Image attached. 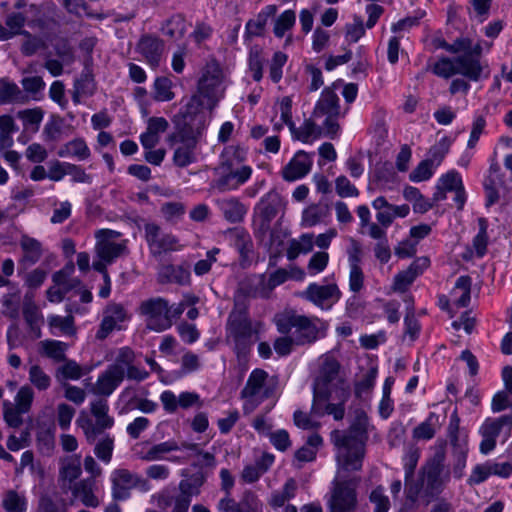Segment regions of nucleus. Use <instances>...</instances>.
Returning <instances> with one entry per match:
<instances>
[{"instance_id":"nucleus-51","label":"nucleus","mask_w":512,"mask_h":512,"mask_svg":"<svg viewBox=\"0 0 512 512\" xmlns=\"http://www.w3.org/2000/svg\"><path fill=\"white\" fill-rule=\"evenodd\" d=\"M161 281L186 285L190 283V271L183 266L168 265L160 273Z\"/></svg>"},{"instance_id":"nucleus-10","label":"nucleus","mask_w":512,"mask_h":512,"mask_svg":"<svg viewBox=\"0 0 512 512\" xmlns=\"http://www.w3.org/2000/svg\"><path fill=\"white\" fill-rule=\"evenodd\" d=\"M111 496L115 501H126L132 490L147 493L152 490L150 482L140 474L126 468H116L109 476Z\"/></svg>"},{"instance_id":"nucleus-11","label":"nucleus","mask_w":512,"mask_h":512,"mask_svg":"<svg viewBox=\"0 0 512 512\" xmlns=\"http://www.w3.org/2000/svg\"><path fill=\"white\" fill-rule=\"evenodd\" d=\"M139 314L144 318L146 327L155 332H163L169 329L171 320V308L168 301L161 297L150 298L141 302Z\"/></svg>"},{"instance_id":"nucleus-16","label":"nucleus","mask_w":512,"mask_h":512,"mask_svg":"<svg viewBox=\"0 0 512 512\" xmlns=\"http://www.w3.org/2000/svg\"><path fill=\"white\" fill-rule=\"evenodd\" d=\"M144 231L150 253L154 256L183 249V245L175 235L162 231L155 223H147L144 226Z\"/></svg>"},{"instance_id":"nucleus-32","label":"nucleus","mask_w":512,"mask_h":512,"mask_svg":"<svg viewBox=\"0 0 512 512\" xmlns=\"http://www.w3.org/2000/svg\"><path fill=\"white\" fill-rule=\"evenodd\" d=\"M26 17L19 12H12L7 15L5 25L0 23V41H6L17 35H26L23 30Z\"/></svg>"},{"instance_id":"nucleus-12","label":"nucleus","mask_w":512,"mask_h":512,"mask_svg":"<svg viewBox=\"0 0 512 512\" xmlns=\"http://www.w3.org/2000/svg\"><path fill=\"white\" fill-rule=\"evenodd\" d=\"M262 329V323L253 324L246 314L232 313L229 318V335L235 342L238 356L245 355L253 343V336Z\"/></svg>"},{"instance_id":"nucleus-7","label":"nucleus","mask_w":512,"mask_h":512,"mask_svg":"<svg viewBox=\"0 0 512 512\" xmlns=\"http://www.w3.org/2000/svg\"><path fill=\"white\" fill-rule=\"evenodd\" d=\"M74 264H66L63 269L53 275L54 285L47 291V298L50 302L60 303L66 294L74 290L75 296L84 304H89L92 299V293L81 285V281L72 277L74 273Z\"/></svg>"},{"instance_id":"nucleus-18","label":"nucleus","mask_w":512,"mask_h":512,"mask_svg":"<svg viewBox=\"0 0 512 512\" xmlns=\"http://www.w3.org/2000/svg\"><path fill=\"white\" fill-rule=\"evenodd\" d=\"M503 429L507 430V436H510L512 430V416L502 415L498 418H487L479 428L482 440L479 450L487 455L496 447V439Z\"/></svg>"},{"instance_id":"nucleus-13","label":"nucleus","mask_w":512,"mask_h":512,"mask_svg":"<svg viewBox=\"0 0 512 512\" xmlns=\"http://www.w3.org/2000/svg\"><path fill=\"white\" fill-rule=\"evenodd\" d=\"M268 373L263 369H254L241 391L243 411L246 414L253 412L271 393L266 386Z\"/></svg>"},{"instance_id":"nucleus-24","label":"nucleus","mask_w":512,"mask_h":512,"mask_svg":"<svg viewBox=\"0 0 512 512\" xmlns=\"http://www.w3.org/2000/svg\"><path fill=\"white\" fill-rule=\"evenodd\" d=\"M289 279V272L287 269H277L274 271L268 279L263 275L255 276L253 282L255 289L252 292L254 297L266 298L269 296L271 291L286 282Z\"/></svg>"},{"instance_id":"nucleus-50","label":"nucleus","mask_w":512,"mask_h":512,"mask_svg":"<svg viewBox=\"0 0 512 512\" xmlns=\"http://www.w3.org/2000/svg\"><path fill=\"white\" fill-rule=\"evenodd\" d=\"M327 216V209L321 207L318 204H311L302 212L301 226L304 228L314 227L322 223Z\"/></svg>"},{"instance_id":"nucleus-36","label":"nucleus","mask_w":512,"mask_h":512,"mask_svg":"<svg viewBox=\"0 0 512 512\" xmlns=\"http://www.w3.org/2000/svg\"><path fill=\"white\" fill-rule=\"evenodd\" d=\"M471 278L460 276L450 292L451 302L456 307H466L470 302Z\"/></svg>"},{"instance_id":"nucleus-28","label":"nucleus","mask_w":512,"mask_h":512,"mask_svg":"<svg viewBox=\"0 0 512 512\" xmlns=\"http://www.w3.org/2000/svg\"><path fill=\"white\" fill-rule=\"evenodd\" d=\"M23 307V316L29 327V336L32 340L39 339L42 335L41 326L43 324V316L39 308L32 302L31 298L26 296Z\"/></svg>"},{"instance_id":"nucleus-21","label":"nucleus","mask_w":512,"mask_h":512,"mask_svg":"<svg viewBox=\"0 0 512 512\" xmlns=\"http://www.w3.org/2000/svg\"><path fill=\"white\" fill-rule=\"evenodd\" d=\"M436 192L434 193L435 201H443L446 199L447 192H454V202L458 209H462L466 202V194L462 177L456 170H450L441 175L437 181Z\"/></svg>"},{"instance_id":"nucleus-31","label":"nucleus","mask_w":512,"mask_h":512,"mask_svg":"<svg viewBox=\"0 0 512 512\" xmlns=\"http://www.w3.org/2000/svg\"><path fill=\"white\" fill-rule=\"evenodd\" d=\"M216 204L224 218L231 223L242 221L247 213L245 205L234 197L219 199Z\"/></svg>"},{"instance_id":"nucleus-41","label":"nucleus","mask_w":512,"mask_h":512,"mask_svg":"<svg viewBox=\"0 0 512 512\" xmlns=\"http://www.w3.org/2000/svg\"><path fill=\"white\" fill-rule=\"evenodd\" d=\"M174 84L166 76L156 77L152 84V97L156 102H169L175 98Z\"/></svg>"},{"instance_id":"nucleus-6","label":"nucleus","mask_w":512,"mask_h":512,"mask_svg":"<svg viewBox=\"0 0 512 512\" xmlns=\"http://www.w3.org/2000/svg\"><path fill=\"white\" fill-rule=\"evenodd\" d=\"M120 233L110 229H100L95 233V254L97 260L92 264L96 271H104L108 265L127 253V241L120 240Z\"/></svg>"},{"instance_id":"nucleus-35","label":"nucleus","mask_w":512,"mask_h":512,"mask_svg":"<svg viewBox=\"0 0 512 512\" xmlns=\"http://www.w3.org/2000/svg\"><path fill=\"white\" fill-rule=\"evenodd\" d=\"M48 326L51 334H62L65 336H75L77 329L75 327L74 317L67 315L65 317L60 315H49Z\"/></svg>"},{"instance_id":"nucleus-62","label":"nucleus","mask_w":512,"mask_h":512,"mask_svg":"<svg viewBox=\"0 0 512 512\" xmlns=\"http://www.w3.org/2000/svg\"><path fill=\"white\" fill-rule=\"evenodd\" d=\"M287 59V55L281 51L274 53L269 64V77L274 83H278L282 79L283 67Z\"/></svg>"},{"instance_id":"nucleus-9","label":"nucleus","mask_w":512,"mask_h":512,"mask_svg":"<svg viewBox=\"0 0 512 512\" xmlns=\"http://www.w3.org/2000/svg\"><path fill=\"white\" fill-rule=\"evenodd\" d=\"M337 466V476L329 500V512H356L359 478L346 479L345 473L349 470H341L338 464Z\"/></svg>"},{"instance_id":"nucleus-39","label":"nucleus","mask_w":512,"mask_h":512,"mask_svg":"<svg viewBox=\"0 0 512 512\" xmlns=\"http://www.w3.org/2000/svg\"><path fill=\"white\" fill-rule=\"evenodd\" d=\"M67 349L68 345L59 340L47 339L39 343L40 354L54 362L65 361Z\"/></svg>"},{"instance_id":"nucleus-37","label":"nucleus","mask_w":512,"mask_h":512,"mask_svg":"<svg viewBox=\"0 0 512 512\" xmlns=\"http://www.w3.org/2000/svg\"><path fill=\"white\" fill-rule=\"evenodd\" d=\"M180 446L175 440H168L158 444H154L146 451L142 452L140 458L147 462L160 461L165 459L166 455L178 451Z\"/></svg>"},{"instance_id":"nucleus-1","label":"nucleus","mask_w":512,"mask_h":512,"mask_svg":"<svg viewBox=\"0 0 512 512\" xmlns=\"http://www.w3.org/2000/svg\"><path fill=\"white\" fill-rule=\"evenodd\" d=\"M369 428L367 414L357 411L347 432L335 430L331 433V441L336 447V461L341 470L361 469Z\"/></svg>"},{"instance_id":"nucleus-27","label":"nucleus","mask_w":512,"mask_h":512,"mask_svg":"<svg viewBox=\"0 0 512 512\" xmlns=\"http://www.w3.org/2000/svg\"><path fill=\"white\" fill-rule=\"evenodd\" d=\"M72 494L75 499L90 508H96L100 504V500L95 494V482L91 479H84L75 483L71 487Z\"/></svg>"},{"instance_id":"nucleus-49","label":"nucleus","mask_w":512,"mask_h":512,"mask_svg":"<svg viewBox=\"0 0 512 512\" xmlns=\"http://www.w3.org/2000/svg\"><path fill=\"white\" fill-rule=\"evenodd\" d=\"M439 426V416L431 412L426 420L413 430V437L418 440H430L434 437Z\"/></svg>"},{"instance_id":"nucleus-23","label":"nucleus","mask_w":512,"mask_h":512,"mask_svg":"<svg viewBox=\"0 0 512 512\" xmlns=\"http://www.w3.org/2000/svg\"><path fill=\"white\" fill-rule=\"evenodd\" d=\"M313 164V154L303 150L297 151L282 170V177L287 181H295L306 176Z\"/></svg>"},{"instance_id":"nucleus-22","label":"nucleus","mask_w":512,"mask_h":512,"mask_svg":"<svg viewBox=\"0 0 512 512\" xmlns=\"http://www.w3.org/2000/svg\"><path fill=\"white\" fill-rule=\"evenodd\" d=\"M457 75L463 76L468 81L478 82L482 78H488L487 65L481 63L479 57L462 55L455 58Z\"/></svg>"},{"instance_id":"nucleus-34","label":"nucleus","mask_w":512,"mask_h":512,"mask_svg":"<svg viewBox=\"0 0 512 512\" xmlns=\"http://www.w3.org/2000/svg\"><path fill=\"white\" fill-rule=\"evenodd\" d=\"M17 118L21 120L25 132L36 133L44 119V111L41 107L23 109L17 112Z\"/></svg>"},{"instance_id":"nucleus-14","label":"nucleus","mask_w":512,"mask_h":512,"mask_svg":"<svg viewBox=\"0 0 512 512\" xmlns=\"http://www.w3.org/2000/svg\"><path fill=\"white\" fill-rule=\"evenodd\" d=\"M348 397V387H341L338 392L314 394L312 414L316 417L332 415L335 420H342L345 414L344 404Z\"/></svg>"},{"instance_id":"nucleus-61","label":"nucleus","mask_w":512,"mask_h":512,"mask_svg":"<svg viewBox=\"0 0 512 512\" xmlns=\"http://www.w3.org/2000/svg\"><path fill=\"white\" fill-rule=\"evenodd\" d=\"M329 254L325 251L315 252L308 261L307 273L310 276H316L322 273L328 266Z\"/></svg>"},{"instance_id":"nucleus-29","label":"nucleus","mask_w":512,"mask_h":512,"mask_svg":"<svg viewBox=\"0 0 512 512\" xmlns=\"http://www.w3.org/2000/svg\"><path fill=\"white\" fill-rule=\"evenodd\" d=\"M124 377L118 367H109L98 377L95 385L96 393L105 396L112 394L123 381Z\"/></svg>"},{"instance_id":"nucleus-5","label":"nucleus","mask_w":512,"mask_h":512,"mask_svg":"<svg viewBox=\"0 0 512 512\" xmlns=\"http://www.w3.org/2000/svg\"><path fill=\"white\" fill-rule=\"evenodd\" d=\"M340 87L341 82L336 81L331 86L324 88L312 113L313 119L322 120L324 135L332 139L337 137L340 131L338 124L340 105L336 93Z\"/></svg>"},{"instance_id":"nucleus-3","label":"nucleus","mask_w":512,"mask_h":512,"mask_svg":"<svg viewBox=\"0 0 512 512\" xmlns=\"http://www.w3.org/2000/svg\"><path fill=\"white\" fill-rule=\"evenodd\" d=\"M184 118L190 120L175 135L176 148L173 154V162L178 167H187L196 161L197 146L201 142L204 132L210 123L207 114H197V116H187Z\"/></svg>"},{"instance_id":"nucleus-54","label":"nucleus","mask_w":512,"mask_h":512,"mask_svg":"<svg viewBox=\"0 0 512 512\" xmlns=\"http://www.w3.org/2000/svg\"><path fill=\"white\" fill-rule=\"evenodd\" d=\"M23 94L18 85L8 79H0V103L20 102Z\"/></svg>"},{"instance_id":"nucleus-42","label":"nucleus","mask_w":512,"mask_h":512,"mask_svg":"<svg viewBox=\"0 0 512 512\" xmlns=\"http://www.w3.org/2000/svg\"><path fill=\"white\" fill-rule=\"evenodd\" d=\"M20 305V290L13 287L1 298V313L10 319H16L19 316Z\"/></svg>"},{"instance_id":"nucleus-56","label":"nucleus","mask_w":512,"mask_h":512,"mask_svg":"<svg viewBox=\"0 0 512 512\" xmlns=\"http://www.w3.org/2000/svg\"><path fill=\"white\" fill-rule=\"evenodd\" d=\"M450 146L451 139L447 136L442 137L429 149L426 160L437 168L449 152Z\"/></svg>"},{"instance_id":"nucleus-59","label":"nucleus","mask_w":512,"mask_h":512,"mask_svg":"<svg viewBox=\"0 0 512 512\" xmlns=\"http://www.w3.org/2000/svg\"><path fill=\"white\" fill-rule=\"evenodd\" d=\"M204 481L203 475H194L188 480H182L179 483L180 493L191 500L192 497L200 494Z\"/></svg>"},{"instance_id":"nucleus-2","label":"nucleus","mask_w":512,"mask_h":512,"mask_svg":"<svg viewBox=\"0 0 512 512\" xmlns=\"http://www.w3.org/2000/svg\"><path fill=\"white\" fill-rule=\"evenodd\" d=\"M228 85L229 80L220 64L216 61L207 62L197 82V94L186 105L187 116L206 114L204 108L213 109L224 97Z\"/></svg>"},{"instance_id":"nucleus-64","label":"nucleus","mask_w":512,"mask_h":512,"mask_svg":"<svg viewBox=\"0 0 512 512\" xmlns=\"http://www.w3.org/2000/svg\"><path fill=\"white\" fill-rule=\"evenodd\" d=\"M437 168L426 159L422 160L417 167L410 173L409 179L418 183L429 180Z\"/></svg>"},{"instance_id":"nucleus-15","label":"nucleus","mask_w":512,"mask_h":512,"mask_svg":"<svg viewBox=\"0 0 512 512\" xmlns=\"http://www.w3.org/2000/svg\"><path fill=\"white\" fill-rule=\"evenodd\" d=\"M340 365L331 356L320 359L318 375L314 382V394L338 392L341 387H347L339 376Z\"/></svg>"},{"instance_id":"nucleus-60","label":"nucleus","mask_w":512,"mask_h":512,"mask_svg":"<svg viewBox=\"0 0 512 512\" xmlns=\"http://www.w3.org/2000/svg\"><path fill=\"white\" fill-rule=\"evenodd\" d=\"M35 397L33 388L26 384L19 388L14 398V406L18 407L20 411L28 413L32 407Z\"/></svg>"},{"instance_id":"nucleus-26","label":"nucleus","mask_w":512,"mask_h":512,"mask_svg":"<svg viewBox=\"0 0 512 512\" xmlns=\"http://www.w3.org/2000/svg\"><path fill=\"white\" fill-rule=\"evenodd\" d=\"M138 50L152 68H157L164 50V44L156 37L143 36L138 43Z\"/></svg>"},{"instance_id":"nucleus-55","label":"nucleus","mask_w":512,"mask_h":512,"mask_svg":"<svg viewBox=\"0 0 512 512\" xmlns=\"http://www.w3.org/2000/svg\"><path fill=\"white\" fill-rule=\"evenodd\" d=\"M296 22L295 11L288 9L282 12L274 21L273 33L276 37L282 38L287 31L291 30Z\"/></svg>"},{"instance_id":"nucleus-58","label":"nucleus","mask_w":512,"mask_h":512,"mask_svg":"<svg viewBox=\"0 0 512 512\" xmlns=\"http://www.w3.org/2000/svg\"><path fill=\"white\" fill-rule=\"evenodd\" d=\"M157 497L158 506L162 509H166L172 505V512H188L189 506L191 504V500L181 493H179V495L173 499V502H171L170 499L163 493L158 494Z\"/></svg>"},{"instance_id":"nucleus-53","label":"nucleus","mask_w":512,"mask_h":512,"mask_svg":"<svg viewBox=\"0 0 512 512\" xmlns=\"http://www.w3.org/2000/svg\"><path fill=\"white\" fill-rule=\"evenodd\" d=\"M372 207L377 211L376 219L379 224L388 227L393 222L392 204L383 196H379L372 202Z\"/></svg>"},{"instance_id":"nucleus-4","label":"nucleus","mask_w":512,"mask_h":512,"mask_svg":"<svg viewBox=\"0 0 512 512\" xmlns=\"http://www.w3.org/2000/svg\"><path fill=\"white\" fill-rule=\"evenodd\" d=\"M277 330L281 334L292 332L295 344H311L325 335L327 324L318 317H308L288 311L274 318Z\"/></svg>"},{"instance_id":"nucleus-19","label":"nucleus","mask_w":512,"mask_h":512,"mask_svg":"<svg viewBox=\"0 0 512 512\" xmlns=\"http://www.w3.org/2000/svg\"><path fill=\"white\" fill-rule=\"evenodd\" d=\"M300 296L321 310H330L341 299L342 293L335 283H310Z\"/></svg>"},{"instance_id":"nucleus-43","label":"nucleus","mask_w":512,"mask_h":512,"mask_svg":"<svg viewBox=\"0 0 512 512\" xmlns=\"http://www.w3.org/2000/svg\"><path fill=\"white\" fill-rule=\"evenodd\" d=\"M30 386L39 392L47 391L52 385L51 376L39 364H31L28 368Z\"/></svg>"},{"instance_id":"nucleus-48","label":"nucleus","mask_w":512,"mask_h":512,"mask_svg":"<svg viewBox=\"0 0 512 512\" xmlns=\"http://www.w3.org/2000/svg\"><path fill=\"white\" fill-rule=\"evenodd\" d=\"M54 426H40L37 430L36 440L39 451L44 455H50L55 448Z\"/></svg>"},{"instance_id":"nucleus-63","label":"nucleus","mask_w":512,"mask_h":512,"mask_svg":"<svg viewBox=\"0 0 512 512\" xmlns=\"http://www.w3.org/2000/svg\"><path fill=\"white\" fill-rule=\"evenodd\" d=\"M276 194H267L261 198L256 205V210L263 216L265 220H271L277 213L276 209Z\"/></svg>"},{"instance_id":"nucleus-44","label":"nucleus","mask_w":512,"mask_h":512,"mask_svg":"<svg viewBox=\"0 0 512 512\" xmlns=\"http://www.w3.org/2000/svg\"><path fill=\"white\" fill-rule=\"evenodd\" d=\"M81 456H66L60 461V477L69 483L76 480L81 475Z\"/></svg>"},{"instance_id":"nucleus-17","label":"nucleus","mask_w":512,"mask_h":512,"mask_svg":"<svg viewBox=\"0 0 512 512\" xmlns=\"http://www.w3.org/2000/svg\"><path fill=\"white\" fill-rule=\"evenodd\" d=\"M130 318L131 315L122 304L115 302L107 304L103 310L102 320L96 332V338L104 340L112 332L123 330Z\"/></svg>"},{"instance_id":"nucleus-40","label":"nucleus","mask_w":512,"mask_h":512,"mask_svg":"<svg viewBox=\"0 0 512 512\" xmlns=\"http://www.w3.org/2000/svg\"><path fill=\"white\" fill-rule=\"evenodd\" d=\"M296 490V481L294 479H288L282 489L271 493L268 504L275 510L284 507L289 500L295 497Z\"/></svg>"},{"instance_id":"nucleus-38","label":"nucleus","mask_w":512,"mask_h":512,"mask_svg":"<svg viewBox=\"0 0 512 512\" xmlns=\"http://www.w3.org/2000/svg\"><path fill=\"white\" fill-rule=\"evenodd\" d=\"M57 154L60 157H71L77 158L78 160H86L90 157L91 152L84 139L75 138L61 146Z\"/></svg>"},{"instance_id":"nucleus-20","label":"nucleus","mask_w":512,"mask_h":512,"mask_svg":"<svg viewBox=\"0 0 512 512\" xmlns=\"http://www.w3.org/2000/svg\"><path fill=\"white\" fill-rule=\"evenodd\" d=\"M216 186L221 191L237 190L251 178L253 169L250 165L218 166Z\"/></svg>"},{"instance_id":"nucleus-46","label":"nucleus","mask_w":512,"mask_h":512,"mask_svg":"<svg viewBox=\"0 0 512 512\" xmlns=\"http://www.w3.org/2000/svg\"><path fill=\"white\" fill-rule=\"evenodd\" d=\"M456 65L455 58L443 56L435 61H430L427 65V70L440 78L449 79L457 75Z\"/></svg>"},{"instance_id":"nucleus-8","label":"nucleus","mask_w":512,"mask_h":512,"mask_svg":"<svg viewBox=\"0 0 512 512\" xmlns=\"http://www.w3.org/2000/svg\"><path fill=\"white\" fill-rule=\"evenodd\" d=\"M91 415L81 411L76 419V425L83 431L89 443H94L96 438L106 429L114 425L113 417L109 416V406L106 400H96L90 404Z\"/></svg>"},{"instance_id":"nucleus-47","label":"nucleus","mask_w":512,"mask_h":512,"mask_svg":"<svg viewBox=\"0 0 512 512\" xmlns=\"http://www.w3.org/2000/svg\"><path fill=\"white\" fill-rule=\"evenodd\" d=\"M1 505L6 512H26L27 499L23 493L8 490L3 494Z\"/></svg>"},{"instance_id":"nucleus-33","label":"nucleus","mask_w":512,"mask_h":512,"mask_svg":"<svg viewBox=\"0 0 512 512\" xmlns=\"http://www.w3.org/2000/svg\"><path fill=\"white\" fill-rule=\"evenodd\" d=\"M248 149L241 144H231L224 147L220 156L218 166L231 167L235 165H246Z\"/></svg>"},{"instance_id":"nucleus-45","label":"nucleus","mask_w":512,"mask_h":512,"mask_svg":"<svg viewBox=\"0 0 512 512\" xmlns=\"http://www.w3.org/2000/svg\"><path fill=\"white\" fill-rule=\"evenodd\" d=\"M20 247L23 251V261L29 264H35L42 256V244L37 239L28 235H22L20 238Z\"/></svg>"},{"instance_id":"nucleus-30","label":"nucleus","mask_w":512,"mask_h":512,"mask_svg":"<svg viewBox=\"0 0 512 512\" xmlns=\"http://www.w3.org/2000/svg\"><path fill=\"white\" fill-rule=\"evenodd\" d=\"M291 133L297 140L303 143H312L324 134L322 120H315L311 117L305 120L299 127L294 125V131H291Z\"/></svg>"},{"instance_id":"nucleus-52","label":"nucleus","mask_w":512,"mask_h":512,"mask_svg":"<svg viewBox=\"0 0 512 512\" xmlns=\"http://www.w3.org/2000/svg\"><path fill=\"white\" fill-rule=\"evenodd\" d=\"M276 113L280 114L281 123H275L277 130L281 129L283 125H287L290 131H294V122L292 121V100L290 97L285 96L279 99L275 104Z\"/></svg>"},{"instance_id":"nucleus-57","label":"nucleus","mask_w":512,"mask_h":512,"mask_svg":"<svg viewBox=\"0 0 512 512\" xmlns=\"http://www.w3.org/2000/svg\"><path fill=\"white\" fill-rule=\"evenodd\" d=\"M85 374L84 368L74 360H66L57 368L56 376L63 380H79Z\"/></svg>"},{"instance_id":"nucleus-25","label":"nucleus","mask_w":512,"mask_h":512,"mask_svg":"<svg viewBox=\"0 0 512 512\" xmlns=\"http://www.w3.org/2000/svg\"><path fill=\"white\" fill-rule=\"evenodd\" d=\"M169 128V123L164 117H150L147 120L146 131L140 135V143L143 148H155L159 143L161 134Z\"/></svg>"}]
</instances>
